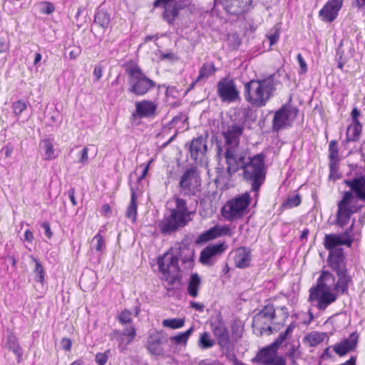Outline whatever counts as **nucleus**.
I'll use <instances>...</instances> for the list:
<instances>
[{
    "label": "nucleus",
    "instance_id": "nucleus-14",
    "mask_svg": "<svg viewBox=\"0 0 365 365\" xmlns=\"http://www.w3.org/2000/svg\"><path fill=\"white\" fill-rule=\"evenodd\" d=\"M157 264L159 271L163 275H170V274H177L180 271L178 259L173 252H171L170 250L163 255L158 257Z\"/></svg>",
    "mask_w": 365,
    "mask_h": 365
},
{
    "label": "nucleus",
    "instance_id": "nucleus-23",
    "mask_svg": "<svg viewBox=\"0 0 365 365\" xmlns=\"http://www.w3.org/2000/svg\"><path fill=\"white\" fill-rule=\"evenodd\" d=\"M135 110L131 116L139 118H151L155 115L157 105L151 101L143 100L136 101L135 103Z\"/></svg>",
    "mask_w": 365,
    "mask_h": 365
},
{
    "label": "nucleus",
    "instance_id": "nucleus-19",
    "mask_svg": "<svg viewBox=\"0 0 365 365\" xmlns=\"http://www.w3.org/2000/svg\"><path fill=\"white\" fill-rule=\"evenodd\" d=\"M227 247V245L225 242L209 245L201 251L199 259L200 262L203 265H212V258L221 255Z\"/></svg>",
    "mask_w": 365,
    "mask_h": 365
},
{
    "label": "nucleus",
    "instance_id": "nucleus-45",
    "mask_svg": "<svg viewBox=\"0 0 365 365\" xmlns=\"http://www.w3.org/2000/svg\"><path fill=\"white\" fill-rule=\"evenodd\" d=\"M325 334L314 332L312 333L309 336L308 339L311 346H315L324 341Z\"/></svg>",
    "mask_w": 365,
    "mask_h": 365
},
{
    "label": "nucleus",
    "instance_id": "nucleus-53",
    "mask_svg": "<svg viewBox=\"0 0 365 365\" xmlns=\"http://www.w3.org/2000/svg\"><path fill=\"white\" fill-rule=\"evenodd\" d=\"M290 336H289L284 331H282L279 334L278 337L272 343V346L279 349L282 344Z\"/></svg>",
    "mask_w": 365,
    "mask_h": 365
},
{
    "label": "nucleus",
    "instance_id": "nucleus-36",
    "mask_svg": "<svg viewBox=\"0 0 365 365\" xmlns=\"http://www.w3.org/2000/svg\"><path fill=\"white\" fill-rule=\"evenodd\" d=\"M361 130L362 125L361 123H352L347 128L346 140L347 142L357 141L359 139Z\"/></svg>",
    "mask_w": 365,
    "mask_h": 365
},
{
    "label": "nucleus",
    "instance_id": "nucleus-28",
    "mask_svg": "<svg viewBox=\"0 0 365 365\" xmlns=\"http://www.w3.org/2000/svg\"><path fill=\"white\" fill-rule=\"evenodd\" d=\"M160 6H163L164 11L162 16L164 21H167L169 25H173L176 18L179 15V11L182 9L181 4L175 2L174 4L166 3L162 4Z\"/></svg>",
    "mask_w": 365,
    "mask_h": 365
},
{
    "label": "nucleus",
    "instance_id": "nucleus-60",
    "mask_svg": "<svg viewBox=\"0 0 365 365\" xmlns=\"http://www.w3.org/2000/svg\"><path fill=\"white\" fill-rule=\"evenodd\" d=\"M103 67L101 65H96L94 68L93 76L96 81H99L102 77Z\"/></svg>",
    "mask_w": 365,
    "mask_h": 365
},
{
    "label": "nucleus",
    "instance_id": "nucleus-56",
    "mask_svg": "<svg viewBox=\"0 0 365 365\" xmlns=\"http://www.w3.org/2000/svg\"><path fill=\"white\" fill-rule=\"evenodd\" d=\"M41 227L44 230V234L48 239H51L53 236V232L50 227V224L48 222L45 221L41 222Z\"/></svg>",
    "mask_w": 365,
    "mask_h": 365
},
{
    "label": "nucleus",
    "instance_id": "nucleus-8",
    "mask_svg": "<svg viewBox=\"0 0 365 365\" xmlns=\"http://www.w3.org/2000/svg\"><path fill=\"white\" fill-rule=\"evenodd\" d=\"M250 202V192H245L242 195H240L228 201L222 209V214L229 220L240 218L243 216Z\"/></svg>",
    "mask_w": 365,
    "mask_h": 365
},
{
    "label": "nucleus",
    "instance_id": "nucleus-24",
    "mask_svg": "<svg viewBox=\"0 0 365 365\" xmlns=\"http://www.w3.org/2000/svg\"><path fill=\"white\" fill-rule=\"evenodd\" d=\"M230 229L227 226L215 225L201 233L195 240V244L203 245L207 242L215 240L219 237L226 235L229 233Z\"/></svg>",
    "mask_w": 365,
    "mask_h": 365
},
{
    "label": "nucleus",
    "instance_id": "nucleus-41",
    "mask_svg": "<svg viewBox=\"0 0 365 365\" xmlns=\"http://www.w3.org/2000/svg\"><path fill=\"white\" fill-rule=\"evenodd\" d=\"M215 344V340L210 338L208 332L204 331L199 337L198 346L202 349L211 348Z\"/></svg>",
    "mask_w": 365,
    "mask_h": 365
},
{
    "label": "nucleus",
    "instance_id": "nucleus-51",
    "mask_svg": "<svg viewBox=\"0 0 365 365\" xmlns=\"http://www.w3.org/2000/svg\"><path fill=\"white\" fill-rule=\"evenodd\" d=\"M110 337L112 339H115L119 342L120 346L122 344L126 346L125 341L127 340V337L121 334V331L117 329L113 330L110 334Z\"/></svg>",
    "mask_w": 365,
    "mask_h": 365
},
{
    "label": "nucleus",
    "instance_id": "nucleus-49",
    "mask_svg": "<svg viewBox=\"0 0 365 365\" xmlns=\"http://www.w3.org/2000/svg\"><path fill=\"white\" fill-rule=\"evenodd\" d=\"M55 10L54 5L49 1H42L40 3V11L41 14H51Z\"/></svg>",
    "mask_w": 365,
    "mask_h": 365
},
{
    "label": "nucleus",
    "instance_id": "nucleus-46",
    "mask_svg": "<svg viewBox=\"0 0 365 365\" xmlns=\"http://www.w3.org/2000/svg\"><path fill=\"white\" fill-rule=\"evenodd\" d=\"M110 355V350L107 349L104 352H98L96 354L95 361L97 365H105Z\"/></svg>",
    "mask_w": 365,
    "mask_h": 365
},
{
    "label": "nucleus",
    "instance_id": "nucleus-10",
    "mask_svg": "<svg viewBox=\"0 0 365 365\" xmlns=\"http://www.w3.org/2000/svg\"><path fill=\"white\" fill-rule=\"evenodd\" d=\"M217 93L222 102L232 103L240 98V93L234 80L227 77L220 79L217 82Z\"/></svg>",
    "mask_w": 365,
    "mask_h": 365
},
{
    "label": "nucleus",
    "instance_id": "nucleus-4",
    "mask_svg": "<svg viewBox=\"0 0 365 365\" xmlns=\"http://www.w3.org/2000/svg\"><path fill=\"white\" fill-rule=\"evenodd\" d=\"M175 207L170 209L169 213L164 215L158 222L160 233L165 236L171 235L179 229L186 226L192 220V212L188 210L187 201L180 197H175Z\"/></svg>",
    "mask_w": 365,
    "mask_h": 365
},
{
    "label": "nucleus",
    "instance_id": "nucleus-61",
    "mask_svg": "<svg viewBox=\"0 0 365 365\" xmlns=\"http://www.w3.org/2000/svg\"><path fill=\"white\" fill-rule=\"evenodd\" d=\"M13 151H14V147L10 143H8L6 145L3 147L1 150V153L4 152L6 158L11 157Z\"/></svg>",
    "mask_w": 365,
    "mask_h": 365
},
{
    "label": "nucleus",
    "instance_id": "nucleus-38",
    "mask_svg": "<svg viewBox=\"0 0 365 365\" xmlns=\"http://www.w3.org/2000/svg\"><path fill=\"white\" fill-rule=\"evenodd\" d=\"M338 155H339V149L337 145V142L335 140L330 141L329 144V166L331 168V171L334 170V162L338 161Z\"/></svg>",
    "mask_w": 365,
    "mask_h": 365
},
{
    "label": "nucleus",
    "instance_id": "nucleus-35",
    "mask_svg": "<svg viewBox=\"0 0 365 365\" xmlns=\"http://www.w3.org/2000/svg\"><path fill=\"white\" fill-rule=\"evenodd\" d=\"M200 284L201 279L198 274L192 273L190 277L187 284V294L192 297H196L198 295Z\"/></svg>",
    "mask_w": 365,
    "mask_h": 365
},
{
    "label": "nucleus",
    "instance_id": "nucleus-63",
    "mask_svg": "<svg viewBox=\"0 0 365 365\" xmlns=\"http://www.w3.org/2000/svg\"><path fill=\"white\" fill-rule=\"evenodd\" d=\"M359 115H360L359 110L356 107H354L352 109L351 113L352 123H360V121L359 120Z\"/></svg>",
    "mask_w": 365,
    "mask_h": 365
},
{
    "label": "nucleus",
    "instance_id": "nucleus-2",
    "mask_svg": "<svg viewBox=\"0 0 365 365\" xmlns=\"http://www.w3.org/2000/svg\"><path fill=\"white\" fill-rule=\"evenodd\" d=\"M344 184L349 187V190L344 191L343 196L337 203V211L334 224L340 227L346 225L351 215L360 211L363 205H351L354 198L365 202V176L360 175L352 179H345Z\"/></svg>",
    "mask_w": 365,
    "mask_h": 365
},
{
    "label": "nucleus",
    "instance_id": "nucleus-27",
    "mask_svg": "<svg viewBox=\"0 0 365 365\" xmlns=\"http://www.w3.org/2000/svg\"><path fill=\"white\" fill-rule=\"evenodd\" d=\"M336 274L338 279L333 287V290L341 294H348L349 287L353 284L352 276L350 274L349 269L337 272Z\"/></svg>",
    "mask_w": 365,
    "mask_h": 365
},
{
    "label": "nucleus",
    "instance_id": "nucleus-26",
    "mask_svg": "<svg viewBox=\"0 0 365 365\" xmlns=\"http://www.w3.org/2000/svg\"><path fill=\"white\" fill-rule=\"evenodd\" d=\"M277 350L278 349L273 346L272 344H271L269 346L261 349L258 351L254 359V361L264 365H267L271 362L274 361L278 357L277 356Z\"/></svg>",
    "mask_w": 365,
    "mask_h": 365
},
{
    "label": "nucleus",
    "instance_id": "nucleus-57",
    "mask_svg": "<svg viewBox=\"0 0 365 365\" xmlns=\"http://www.w3.org/2000/svg\"><path fill=\"white\" fill-rule=\"evenodd\" d=\"M297 61L300 67V73H305L307 71V65L302 57L301 53H298L297 56Z\"/></svg>",
    "mask_w": 365,
    "mask_h": 365
},
{
    "label": "nucleus",
    "instance_id": "nucleus-32",
    "mask_svg": "<svg viewBox=\"0 0 365 365\" xmlns=\"http://www.w3.org/2000/svg\"><path fill=\"white\" fill-rule=\"evenodd\" d=\"M336 282L335 277L330 272L323 270L317 279V283L315 287L318 289L321 287L331 290V289H333Z\"/></svg>",
    "mask_w": 365,
    "mask_h": 365
},
{
    "label": "nucleus",
    "instance_id": "nucleus-44",
    "mask_svg": "<svg viewBox=\"0 0 365 365\" xmlns=\"http://www.w3.org/2000/svg\"><path fill=\"white\" fill-rule=\"evenodd\" d=\"M13 113L16 117H19L20 115L27 108V103L24 100H18L12 103L11 106Z\"/></svg>",
    "mask_w": 365,
    "mask_h": 365
},
{
    "label": "nucleus",
    "instance_id": "nucleus-31",
    "mask_svg": "<svg viewBox=\"0 0 365 365\" xmlns=\"http://www.w3.org/2000/svg\"><path fill=\"white\" fill-rule=\"evenodd\" d=\"M39 145L44 150V160H51L57 158L58 155L54 149V139L51 135L42 139Z\"/></svg>",
    "mask_w": 365,
    "mask_h": 365
},
{
    "label": "nucleus",
    "instance_id": "nucleus-55",
    "mask_svg": "<svg viewBox=\"0 0 365 365\" xmlns=\"http://www.w3.org/2000/svg\"><path fill=\"white\" fill-rule=\"evenodd\" d=\"M159 344V339L154 340L149 343L148 349L153 354H159L160 352Z\"/></svg>",
    "mask_w": 365,
    "mask_h": 365
},
{
    "label": "nucleus",
    "instance_id": "nucleus-52",
    "mask_svg": "<svg viewBox=\"0 0 365 365\" xmlns=\"http://www.w3.org/2000/svg\"><path fill=\"white\" fill-rule=\"evenodd\" d=\"M96 241V244L94 246L95 250L97 252H101L103 250V247H105V243L103 241V236L98 232L96 234L93 238V242Z\"/></svg>",
    "mask_w": 365,
    "mask_h": 365
},
{
    "label": "nucleus",
    "instance_id": "nucleus-48",
    "mask_svg": "<svg viewBox=\"0 0 365 365\" xmlns=\"http://www.w3.org/2000/svg\"><path fill=\"white\" fill-rule=\"evenodd\" d=\"M118 322L122 324H130L132 322L131 312L124 309L118 317Z\"/></svg>",
    "mask_w": 365,
    "mask_h": 365
},
{
    "label": "nucleus",
    "instance_id": "nucleus-22",
    "mask_svg": "<svg viewBox=\"0 0 365 365\" xmlns=\"http://www.w3.org/2000/svg\"><path fill=\"white\" fill-rule=\"evenodd\" d=\"M210 326L220 346L222 348H228L230 344V335L228 329L222 319L220 318L216 322H212Z\"/></svg>",
    "mask_w": 365,
    "mask_h": 365
},
{
    "label": "nucleus",
    "instance_id": "nucleus-25",
    "mask_svg": "<svg viewBox=\"0 0 365 365\" xmlns=\"http://www.w3.org/2000/svg\"><path fill=\"white\" fill-rule=\"evenodd\" d=\"M352 245V240L345 239L342 235L340 234H327L324 239V246L329 252L339 248V246L346 245L351 247Z\"/></svg>",
    "mask_w": 365,
    "mask_h": 365
},
{
    "label": "nucleus",
    "instance_id": "nucleus-20",
    "mask_svg": "<svg viewBox=\"0 0 365 365\" xmlns=\"http://www.w3.org/2000/svg\"><path fill=\"white\" fill-rule=\"evenodd\" d=\"M275 317L274 305L272 304L265 305L262 310L254 316L252 326L257 329H265L264 325L270 324Z\"/></svg>",
    "mask_w": 365,
    "mask_h": 365
},
{
    "label": "nucleus",
    "instance_id": "nucleus-12",
    "mask_svg": "<svg viewBox=\"0 0 365 365\" xmlns=\"http://www.w3.org/2000/svg\"><path fill=\"white\" fill-rule=\"evenodd\" d=\"M253 0H214L215 6L220 4L228 14L237 16L248 11L252 6Z\"/></svg>",
    "mask_w": 365,
    "mask_h": 365
},
{
    "label": "nucleus",
    "instance_id": "nucleus-18",
    "mask_svg": "<svg viewBox=\"0 0 365 365\" xmlns=\"http://www.w3.org/2000/svg\"><path fill=\"white\" fill-rule=\"evenodd\" d=\"M344 0H329L319 11V17L324 22H333L338 16Z\"/></svg>",
    "mask_w": 365,
    "mask_h": 365
},
{
    "label": "nucleus",
    "instance_id": "nucleus-9",
    "mask_svg": "<svg viewBox=\"0 0 365 365\" xmlns=\"http://www.w3.org/2000/svg\"><path fill=\"white\" fill-rule=\"evenodd\" d=\"M200 180L196 167L192 166L182 173L179 188L184 196H195L200 191Z\"/></svg>",
    "mask_w": 365,
    "mask_h": 365
},
{
    "label": "nucleus",
    "instance_id": "nucleus-21",
    "mask_svg": "<svg viewBox=\"0 0 365 365\" xmlns=\"http://www.w3.org/2000/svg\"><path fill=\"white\" fill-rule=\"evenodd\" d=\"M327 264L335 273L348 269L344 250L336 248V250L329 252Z\"/></svg>",
    "mask_w": 365,
    "mask_h": 365
},
{
    "label": "nucleus",
    "instance_id": "nucleus-40",
    "mask_svg": "<svg viewBox=\"0 0 365 365\" xmlns=\"http://www.w3.org/2000/svg\"><path fill=\"white\" fill-rule=\"evenodd\" d=\"M34 260L35 262V268L34 269V280L43 284L45 280V270L38 259L34 258Z\"/></svg>",
    "mask_w": 365,
    "mask_h": 365
},
{
    "label": "nucleus",
    "instance_id": "nucleus-16",
    "mask_svg": "<svg viewBox=\"0 0 365 365\" xmlns=\"http://www.w3.org/2000/svg\"><path fill=\"white\" fill-rule=\"evenodd\" d=\"M244 126L241 124L233 123L228 125L226 130L222 131V135L225 142V150L227 148L237 149L240 143V138L244 131Z\"/></svg>",
    "mask_w": 365,
    "mask_h": 365
},
{
    "label": "nucleus",
    "instance_id": "nucleus-39",
    "mask_svg": "<svg viewBox=\"0 0 365 365\" xmlns=\"http://www.w3.org/2000/svg\"><path fill=\"white\" fill-rule=\"evenodd\" d=\"M302 198L299 194H295L288 196L287 198L282 203L280 210H287L296 207L301 204Z\"/></svg>",
    "mask_w": 365,
    "mask_h": 365
},
{
    "label": "nucleus",
    "instance_id": "nucleus-50",
    "mask_svg": "<svg viewBox=\"0 0 365 365\" xmlns=\"http://www.w3.org/2000/svg\"><path fill=\"white\" fill-rule=\"evenodd\" d=\"M9 41L6 35L0 34V53H6L9 50Z\"/></svg>",
    "mask_w": 365,
    "mask_h": 365
},
{
    "label": "nucleus",
    "instance_id": "nucleus-13",
    "mask_svg": "<svg viewBox=\"0 0 365 365\" xmlns=\"http://www.w3.org/2000/svg\"><path fill=\"white\" fill-rule=\"evenodd\" d=\"M337 296L331 290L324 288L313 287L309 290V300H316L319 310H324L330 304L336 300Z\"/></svg>",
    "mask_w": 365,
    "mask_h": 365
},
{
    "label": "nucleus",
    "instance_id": "nucleus-7",
    "mask_svg": "<svg viewBox=\"0 0 365 365\" xmlns=\"http://www.w3.org/2000/svg\"><path fill=\"white\" fill-rule=\"evenodd\" d=\"M224 157L227 168H219L214 180L217 187L221 186L222 189H228L232 186V177L237 173L233 158V149L227 148L225 151Z\"/></svg>",
    "mask_w": 365,
    "mask_h": 365
},
{
    "label": "nucleus",
    "instance_id": "nucleus-5",
    "mask_svg": "<svg viewBox=\"0 0 365 365\" xmlns=\"http://www.w3.org/2000/svg\"><path fill=\"white\" fill-rule=\"evenodd\" d=\"M125 73L128 76V91L137 96H143L156 86V83L148 78L136 64L128 66Z\"/></svg>",
    "mask_w": 365,
    "mask_h": 365
},
{
    "label": "nucleus",
    "instance_id": "nucleus-17",
    "mask_svg": "<svg viewBox=\"0 0 365 365\" xmlns=\"http://www.w3.org/2000/svg\"><path fill=\"white\" fill-rule=\"evenodd\" d=\"M359 335L356 331L352 332L348 338H344L339 342L331 346L336 355L342 357L355 350L358 344Z\"/></svg>",
    "mask_w": 365,
    "mask_h": 365
},
{
    "label": "nucleus",
    "instance_id": "nucleus-64",
    "mask_svg": "<svg viewBox=\"0 0 365 365\" xmlns=\"http://www.w3.org/2000/svg\"><path fill=\"white\" fill-rule=\"evenodd\" d=\"M190 307L200 312H202L204 311V308H205V306L203 304L196 302L194 301L190 302Z\"/></svg>",
    "mask_w": 365,
    "mask_h": 365
},
{
    "label": "nucleus",
    "instance_id": "nucleus-42",
    "mask_svg": "<svg viewBox=\"0 0 365 365\" xmlns=\"http://www.w3.org/2000/svg\"><path fill=\"white\" fill-rule=\"evenodd\" d=\"M194 331V327H191L185 332L180 333L178 335L173 336L170 337V340L176 344H186L188 338L192 334Z\"/></svg>",
    "mask_w": 365,
    "mask_h": 365
},
{
    "label": "nucleus",
    "instance_id": "nucleus-37",
    "mask_svg": "<svg viewBox=\"0 0 365 365\" xmlns=\"http://www.w3.org/2000/svg\"><path fill=\"white\" fill-rule=\"evenodd\" d=\"M216 71V68L213 63H205L200 68L199 75L196 78V81H200L203 78H208Z\"/></svg>",
    "mask_w": 365,
    "mask_h": 365
},
{
    "label": "nucleus",
    "instance_id": "nucleus-58",
    "mask_svg": "<svg viewBox=\"0 0 365 365\" xmlns=\"http://www.w3.org/2000/svg\"><path fill=\"white\" fill-rule=\"evenodd\" d=\"M336 163L337 162H334V170L331 171V168H329V178L330 179H332L334 181L339 179L341 178V174H339L337 171V168H336Z\"/></svg>",
    "mask_w": 365,
    "mask_h": 365
},
{
    "label": "nucleus",
    "instance_id": "nucleus-29",
    "mask_svg": "<svg viewBox=\"0 0 365 365\" xmlns=\"http://www.w3.org/2000/svg\"><path fill=\"white\" fill-rule=\"evenodd\" d=\"M103 3L96 10L94 15V24L106 31L110 25V14L104 8Z\"/></svg>",
    "mask_w": 365,
    "mask_h": 365
},
{
    "label": "nucleus",
    "instance_id": "nucleus-33",
    "mask_svg": "<svg viewBox=\"0 0 365 365\" xmlns=\"http://www.w3.org/2000/svg\"><path fill=\"white\" fill-rule=\"evenodd\" d=\"M6 346L16 356L17 361L19 363L23 356V351L19 344L18 339L14 334H10L8 335Z\"/></svg>",
    "mask_w": 365,
    "mask_h": 365
},
{
    "label": "nucleus",
    "instance_id": "nucleus-62",
    "mask_svg": "<svg viewBox=\"0 0 365 365\" xmlns=\"http://www.w3.org/2000/svg\"><path fill=\"white\" fill-rule=\"evenodd\" d=\"M299 352L297 346L292 345L288 351L289 358L294 359L299 356Z\"/></svg>",
    "mask_w": 365,
    "mask_h": 365
},
{
    "label": "nucleus",
    "instance_id": "nucleus-1",
    "mask_svg": "<svg viewBox=\"0 0 365 365\" xmlns=\"http://www.w3.org/2000/svg\"><path fill=\"white\" fill-rule=\"evenodd\" d=\"M233 158L238 175L250 183L251 190L257 193L266 178L264 155H250L246 150L233 149Z\"/></svg>",
    "mask_w": 365,
    "mask_h": 365
},
{
    "label": "nucleus",
    "instance_id": "nucleus-47",
    "mask_svg": "<svg viewBox=\"0 0 365 365\" xmlns=\"http://www.w3.org/2000/svg\"><path fill=\"white\" fill-rule=\"evenodd\" d=\"M121 334L127 337L125 345L129 344L136 335L135 329L133 326H129L121 331Z\"/></svg>",
    "mask_w": 365,
    "mask_h": 365
},
{
    "label": "nucleus",
    "instance_id": "nucleus-54",
    "mask_svg": "<svg viewBox=\"0 0 365 365\" xmlns=\"http://www.w3.org/2000/svg\"><path fill=\"white\" fill-rule=\"evenodd\" d=\"M88 148L87 147H84L79 153V160L78 162L83 165H85L88 161Z\"/></svg>",
    "mask_w": 365,
    "mask_h": 365
},
{
    "label": "nucleus",
    "instance_id": "nucleus-34",
    "mask_svg": "<svg viewBox=\"0 0 365 365\" xmlns=\"http://www.w3.org/2000/svg\"><path fill=\"white\" fill-rule=\"evenodd\" d=\"M137 195L134 188L130 187V202L127 208L125 216L130 219L132 222H135L137 217Z\"/></svg>",
    "mask_w": 365,
    "mask_h": 365
},
{
    "label": "nucleus",
    "instance_id": "nucleus-30",
    "mask_svg": "<svg viewBox=\"0 0 365 365\" xmlns=\"http://www.w3.org/2000/svg\"><path fill=\"white\" fill-rule=\"evenodd\" d=\"M235 266L240 269H245L250 266L251 262L250 251L245 247L238 248L235 257Z\"/></svg>",
    "mask_w": 365,
    "mask_h": 365
},
{
    "label": "nucleus",
    "instance_id": "nucleus-59",
    "mask_svg": "<svg viewBox=\"0 0 365 365\" xmlns=\"http://www.w3.org/2000/svg\"><path fill=\"white\" fill-rule=\"evenodd\" d=\"M72 342L68 338L64 337L61 341V346L65 351H70L71 348Z\"/></svg>",
    "mask_w": 365,
    "mask_h": 365
},
{
    "label": "nucleus",
    "instance_id": "nucleus-11",
    "mask_svg": "<svg viewBox=\"0 0 365 365\" xmlns=\"http://www.w3.org/2000/svg\"><path fill=\"white\" fill-rule=\"evenodd\" d=\"M171 252L178 259V262H181V265L184 269H192L194 265L195 250L192 246L186 243H180L175 245L170 249Z\"/></svg>",
    "mask_w": 365,
    "mask_h": 365
},
{
    "label": "nucleus",
    "instance_id": "nucleus-3",
    "mask_svg": "<svg viewBox=\"0 0 365 365\" xmlns=\"http://www.w3.org/2000/svg\"><path fill=\"white\" fill-rule=\"evenodd\" d=\"M276 84L275 74L261 80H251L245 84V98L254 107H263L274 96Z\"/></svg>",
    "mask_w": 365,
    "mask_h": 365
},
{
    "label": "nucleus",
    "instance_id": "nucleus-15",
    "mask_svg": "<svg viewBox=\"0 0 365 365\" xmlns=\"http://www.w3.org/2000/svg\"><path fill=\"white\" fill-rule=\"evenodd\" d=\"M189 152L192 160L202 163L207 152L206 138L202 135L193 138L189 144Z\"/></svg>",
    "mask_w": 365,
    "mask_h": 365
},
{
    "label": "nucleus",
    "instance_id": "nucleus-43",
    "mask_svg": "<svg viewBox=\"0 0 365 365\" xmlns=\"http://www.w3.org/2000/svg\"><path fill=\"white\" fill-rule=\"evenodd\" d=\"M185 322L184 318L166 319L163 321V325L165 327L176 329L182 327Z\"/></svg>",
    "mask_w": 365,
    "mask_h": 365
},
{
    "label": "nucleus",
    "instance_id": "nucleus-6",
    "mask_svg": "<svg viewBox=\"0 0 365 365\" xmlns=\"http://www.w3.org/2000/svg\"><path fill=\"white\" fill-rule=\"evenodd\" d=\"M291 98L289 102L282 105L274 112L272 119V128L273 131L279 132L292 125V123L297 117L299 109L291 103Z\"/></svg>",
    "mask_w": 365,
    "mask_h": 365
}]
</instances>
